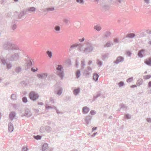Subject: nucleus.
<instances>
[{
	"label": "nucleus",
	"mask_w": 151,
	"mask_h": 151,
	"mask_svg": "<svg viewBox=\"0 0 151 151\" xmlns=\"http://www.w3.org/2000/svg\"><path fill=\"white\" fill-rule=\"evenodd\" d=\"M3 48L9 52L11 51L13 52L15 50H19L18 47L9 41H7L3 44Z\"/></svg>",
	"instance_id": "nucleus-1"
},
{
	"label": "nucleus",
	"mask_w": 151,
	"mask_h": 151,
	"mask_svg": "<svg viewBox=\"0 0 151 151\" xmlns=\"http://www.w3.org/2000/svg\"><path fill=\"white\" fill-rule=\"evenodd\" d=\"M45 130L47 132H49L52 130V128L49 126H46L45 127Z\"/></svg>",
	"instance_id": "nucleus-34"
},
{
	"label": "nucleus",
	"mask_w": 151,
	"mask_h": 151,
	"mask_svg": "<svg viewBox=\"0 0 151 151\" xmlns=\"http://www.w3.org/2000/svg\"><path fill=\"white\" fill-rule=\"evenodd\" d=\"M101 95V93L100 92L98 93L96 96H93V101H95L97 98L99 97Z\"/></svg>",
	"instance_id": "nucleus-31"
},
{
	"label": "nucleus",
	"mask_w": 151,
	"mask_h": 151,
	"mask_svg": "<svg viewBox=\"0 0 151 151\" xmlns=\"http://www.w3.org/2000/svg\"><path fill=\"white\" fill-rule=\"evenodd\" d=\"M147 121L148 122H151V118H148L147 119Z\"/></svg>",
	"instance_id": "nucleus-59"
},
{
	"label": "nucleus",
	"mask_w": 151,
	"mask_h": 151,
	"mask_svg": "<svg viewBox=\"0 0 151 151\" xmlns=\"http://www.w3.org/2000/svg\"><path fill=\"white\" fill-rule=\"evenodd\" d=\"M79 50L83 53L88 54L93 51V47L92 44L87 42L84 48L82 45H80Z\"/></svg>",
	"instance_id": "nucleus-2"
},
{
	"label": "nucleus",
	"mask_w": 151,
	"mask_h": 151,
	"mask_svg": "<svg viewBox=\"0 0 151 151\" xmlns=\"http://www.w3.org/2000/svg\"><path fill=\"white\" fill-rule=\"evenodd\" d=\"M22 68L20 67H17L15 69V72L17 73H19L21 70Z\"/></svg>",
	"instance_id": "nucleus-35"
},
{
	"label": "nucleus",
	"mask_w": 151,
	"mask_h": 151,
	"mask_svg": "<svg viewBox=\"0 0 151 151\" xmlns=\"http://www.w3.org/2000/svg\"><path fill=\"white\" fill-rule=\"evenodd\" d=\"M142 81H143V80L142 79H139L137 81V85H138V86H139L141 85L142 83Z\"/></svg>",
	"instance_id": "nucleus-39"
},
{
	"label": "nucleus",
	"mask_w": 151,
	"mask_h": 151,
	"mask_svg": "<svg viewBox=\"0 0 151 151\" xmlns=\"http://www.w3.org/2000/svg\"><path fill=\"white\" fill-rule=\"evenodd\" d=\"M22 101L24 103H27L28 101L27 98L25 96L23 97L22 98Z\"/></svg>",
	"instance_id": "nucleus-45"
},
{
	"label": "nucleus",
	"mask_w": 151,
	"mask_h": 151,
	"mask_svg": "<svg viewBox=\"0 0 151 151\" xmlns=\"http://www.w3.org/2000/svg\"><path fill=\"white\" fill-rule=\"evenodd\" d=\"M25 14V10L21 11L19 14H18V12H14V18H15L17 19H17H20L24 17V15H26Z\"/></svg>",
	"instance_id": "nucleus-5"
},
{
	"label": "nucleus",
	"mask_w": 151,
	"mask_h": 151,
	"mask_svg": "<svg viewBox=\"0 0 151 151\" xmlns=\"http://www.w3.org/2000/svg\"><path fill=\"white\" fill-rule=\"evenodd\" d=\"M54 29L56 31H58L60 30V27L59 26H55L54 27Z\"/></svg>",
	"instance_id": "nucleus-51"
},
{
	"label": "nucleus",
	"mask_w": 151,
	"mask_h": 151,
	"mask_svg": "<svg viewBox=\"0 0 151 151\" xmlns=\"http://www.w3.org/2000/svg\"><path fill=\"white\" fill-rule=\"evenodd\" d=\"M16 54H18L19 55V58H22L24 56V52L23 51L20 50L18 51Z\"/></svg>",
	"instance_id": "nucleus-26"
},
{
	"label": "nucleus",
	"mask_w": 151,
	"mask_h": 151,
	"mask_svg": "<svg viewBox=\"0 0 151 151\" xmlns=\"http://www.w3.org/2000/svg\"><path fill=\"white\" fill-rule=\"evenodd\" d=\"M97 127H93L92 129V132H93L95 130H96L97 129Z\"/></svg>",
	"instance_id": "nucleus-62"
},
{
	"label": "nucleus",
	"mask_w": 151,
	"mask_h": 151,
	"mask_svg": "<svg viewBox=\"0 0 151 151\" xmlns=\"http://www.w3.org/2000/svg\"><path fill=\"white\" fill-rule=\"evenodd\" d=\"M63 89L60 87H58L55 89V93L56 94L60 96L61 95L63 92Z\"/></svg>",
	"instance_id": "nucleus-11"
},
{
	"label": "nucleus",
	"mask_w": 151,
	"mask_h": 151,
	"mask_svg": "<svg viewBox=\"0 0 151 151\" xmlns=\"http://www.w3.org/2000/svg\"><path fill=\"white\" fill-rule=\"evenodd\" d=\"M45 128L43 127H41L40 128V131L41 133H43L45 132Z\"/></svg>",
	"instance_id": "nucleus-47"
},
{
	"label": "nucleus",
	"mask_w": 151,
	"mask_h": 151,
	"mask_svg": "<svg viewBox=\"0 0 151 151\" xmlns=\"http://www.w3.org/2000/svg\"><path fill=\"white\" fill-rule=\"evenodd\" d=\"M135 36L136 35L135 34L133 33L128 34L126 35V36L125 37L122 39V42H125L124 41V40L126 38H132L135 37Z\"/></svg>",
	"instance_id": "nucleus-14"
},
{
	"label": "nucleus",
	"mask_w": 151,
	"mask_h": 151,
	"mask_svg": "<svg viewBox=\"0 0 151 151\" xmlns=\"http://www.w3.org/2000/svg\"><path fill=\"white\" fill-rule=\"evenodd\" d=\"M16 114L15 112H12L9 114V118L10 119L12 120L16 116Z\"/></svg>",
	"instance_id": "nucleus-19"
},
{
	"label": "nucleus",
	"mask_w": 151,
	"mask_h": 151,
	"mask_svg": "<svg viewBox=\"0 0 151 151\" xmlns=\"http://www.w3.org/2000/svg\"><path fill=\"white\" fill-rule=\"evenodd\" d=\"M111 43L110 42H108L104 45V47H110L111 46Z\"/></svg>",
	"instance_id": "nucleus-40"
},
{
	"label": "nucleus",
	"mask_w": 151,
	"mask_h": 151,
	"mask_svg": "<svg viewBox=\"0 0 151 151\" xmlns=\"http://www.w3.org/2000/svg\"><path fill=\"white\" fill-rule=\"evenodd\" d=\"M76 76L77 78H79L81 76V71L80 70H78L76 72Z\"/></svg>",
	"instance_id": "nucleus-33"
},
{
	"label": "nucleus",
	"mask_w": 151,
	"mask_h": 151,
	"mask_svg": "<svg viewBox=\"0 0 151 151\" xmlns=\"http://www.w3.org/2000/svg\"><path fill=\"white\" fill-rule=\"evenodd\" d=\"M31 70L33 72H36V69L35 68H34L33 67L31 68Z\"/></svg>",
	"instance_id": "nucleus-61"
},
{
	"label": "nucleus",
	"mask_w": 151,
	"mask_h": 151,
	"mask_svg": "<svg viewBox=\"0 0 151 151\" xmlns=\"http://www.w3.org/2000/svg\"><path fill=\"white\" fill-rule=\"evenodd\" d=\"M80 45H81L78 43H75L73 44L71 46L70 50H71V49L76 48L77 47H78V49L79 50V48L80 47Z\"/></svg>",
	"instance_id": "nucleus-22"
},
{
	"label": "nucleus",
	"mask_w": 151,
	"mask_h": 151,
	"mask_svg": "<svg viewBox=\"0 0 151 151\" xmlns=\"http://www.w3.org/2000/svg\"><path fill=\"white\" fill-rule=\"evenodd\" d=\"M36 10V8L34 7H30L25 10V14H28L29 13L34 12Z\"/></svg>",
	"instance_id": "nucleus-13"
},
{
	"label": "nucleus",
	"mask_w": 151,
	"mask_h": 151,
	"mask_svg": "<svg viewBox=\"0 0 151 151\" xmlns=\"http://www.w3.org/2000/svg\"><path fill=\"white\" fill-rule=\"evenodd\" d=\"M28 149L25 147H23L22 149V151H27Z\"/></svg>",
	"instance_id": "nucleus-58"
},
{
	"label": "nucleus",
	"mask_w": 151,
	"mask_h": 151,
	"mask_svg": "<svg viewBox=\"0 0 151 151\" xmlns=\"http://www.w3.org/2000/svg\"><path fill=\"white\" fill-rule=\"evenodd\" d=\"M48 147V145L47 143L44 144L42 147V150L45 151L47 149V148Z\"/></svg>",
	"instance_id": "nucleus-27"
},
{
	"label": "nucleus",
	"mask_w": 151,
	"mask_h": 151,
	"mask_svg": "<svg viewBox=\"0 0 151 151\" xmlns=\"http://www.w3.org/2000/svg\"><path fill=\"white\" fill-rule=\"evenodd\" d=\"M32 115V113L30 112V111H29V110L27 109L25 110L24 113L21 115V116L22 117L24 116H25L27 117H29L31 116Z\"/></svg>",
	"instance_id": "nucleus-12"
},
{
	"label": "nucleus",
	"mask_w": 151,
	"mask_h": 151,
	"mask_svg": "<svg viewBox=\"0 0 151 151\" xmlns=\"http://www.w3.org/2000/svg\"><path fill=\"white\" fill-rule=\"evenodd\" d=\"M108 56L107 54H105L104 55H102V59L104 60L107 58Z\"/></svg>",
	"instance_id": "nucleus-54"
},
{
	"label": "nucleus",
	"mask_w": 151,
	"mask_h": 151,
	"mask_svg": "<svg viewBox=\"0 0 151 151\" xmlns=\"http://www.w3.org/2000/svg\"><path fill=\"white\" fill-rule=\"evenodd\" d=\"M8 129L9 131L10 132H12L14 130V126L13 124L11 122H10L8 124Z\"/></svg>",
	"instance_id": "nucleus-21"
},
{
	"label": "nucleus",
	"mask_w": 151,
	"mask_h": 151,
	"mask_svg": "<svg viewBox=\"0 0 151 151\" xmlns=\"http://www.w3.org/2000/svg\"><path fill=\"white\" fill-rule=\"evenodd\" d=\"M76 1L77 3L81 4H83L84 3V1L83 0H76Z\"/></svg>",
	"instance_id": "nucleus-48"
},
{
	"label": "nucleus",
	"mask_w": 151,
	"mask_h": 151,
	"mask_svg": "<svg viewBox=\"0 0 151 151\" xmlns=\"http://www.w3.org/2000/svg\"><path fill=\"white\" fill-rule=\"evenodd\" d=\"M145 63L147 65L151 66V57H150L145 60Z\"/></svg>",
	"instance_id": "nucleus-17"
},
{
	"label": "nucleus",
	"mask_w": 151,
	"mask_h": 151,
	"mask_svg": "<svg viewBox=\"0 0 151 151\" xmlns=\"http://www.w3.org/2000/svg\"><path fill=\"white\" fill-rule=\"evenodd\" d=\"M96 113V111H95L93 110H91L90 112V114L92 115H94V114H95Z\"/></svg>",
	"instance_id": "nucleus-57"
},
{
	"label": "nucleus",
	"mask_w": 151,
	"mask_h": 151,
	"mask_svg": "<svg viewBox=\"0 0 151 151\" xmlns=\"http://www.w3.org/2000/svg\"><path fill=\"white\" fill-rule=\"evenodd\" d=\"M119 106L123 111L125 110L127 108V106L124 104H121L119 105Z\"/></svg>",
	"instance_id": "nucleus-28"
},
{
	"label": "nucleus",
	"mask_w": 151,
	"mask_h": 151,
	"mask_svg": "<svg viewBox=\"0 0 151 151\" xmlns=\"http://www.w3.org/2000/svg\"><path fill=\"white\" fill-rule=\"evenodd\" d=\"M11 98L13 100H16V96L15 94H13L11 96Z\"/></svg>",
	"instance_id": "nucleus-46"
},
{
	"label": "nucleus",
	"mask_w": 151,
	"mask_h": 151,
	"mask_svg": "<svg viewBox=\"0 0 151 151\" xmlns=\"http://www.w3.org/2000/svg\"><path fill=\"white\" fill-rule=\"evenodd\" d=\"M85 40L84 38V37H83L82 38V39H79V40L80 42H83Z\"/></svg>",
	"instance_id": "nucleus-63"
},
{
	"label": "nucleus",
	"mask_w": 151,
	"mask_h": 151,
	"mask_svg": "<svg viewBox=\"0 0 151 151\" xmlns=\"http://www.w3.org/2000/svg\"><path fill=\"white\" fill-rule=\"evenodd\" d=\"M1 60L2 63L3 65H5L6 64V67L8 69H9L12 67V65L10 63H8L6 62V60L4 58L1 56Z\"/></svg>",
	"instance_id": "nucleus-8"
},
{
	"label": "nucleus",
	"mask_w": 151,
	"mask_h": 151,
	"mask_svg": "<svg viewBox=\"0 0 151 151\" xmlns=\"http://www.w3.org/2000/svg\"><path fill=\"white\" fill-rule=\"evenodd\" d=\"M54 10V8L53 7H49V8H47L46 9V10L47 11H53Z\"/></svg>",
	"instance_id": "nucleus-44"
},
{
	"label": "nucleus",
	"mask_w": 151,
	"mask_h": 151,
	"mask_svg": "<svg viewBox=\"0 0 151 151\" xmlns=\"http://www.w3.org/2000/svg\"><path fill=\"white\" fill-rule=\"evenodd\" d=\"M63 22L67 25H68L69 23H70V21L68 19H64L63 20Z\"/></svg>",
	"instance_id": "nucleus-52"
},
{
	"label": "nucleus",
	"mask_w": 151,
	"mask_h": 151,
	"mask_svg": "<svg viewBox=\"0 0 151 151\" xmlns=\"http://www.w3.org/2000/svg\"><path fill=\"white\" fill-rule=\"evenodd\" d=\"M151 77V76L150 75H148L146 76H144L143 77V78L145 79H148L150 78Z\"/></svg>",
	"instance_id": "nucleus-49"
},
{
	"label": "nucleus",
	"mask_w": 151,
	"mask_h": 151,
	"mask_svg": "<svg viewBox=\"0 0 151 151\" xmlns=\"http://www.w3.org/2000/svg\"><path fill=\"white\" fill-rule=\"evenodd\" d=\"M146 50L144 49H142L139 50L138 52L137 55L138 57L140 58H142L146 55L145 52Z\"/></svg>",
	"instance_id": "nucleus-7"
},
{
	"label": "nucleus",
	"mask_w": 151,
	"mask_h": 151,
	"mask_svg": "<svg viewBox=\"0 0 151 151\" xmlns=\"http://www.w3.org/2000/svg\"><path fill=\"white\" fill-rule=\"evenodd\" d=\"M103 62L100 61L99 60H98L97 61V64L99 65L100 67H101L103 65Z\"/></svg>",
	"instance_id": "nucleus-43"
},
{
	"label": "nucleus",
	"mask_w": 151,
	"mask_h": 151,
	"mask_svg": "<svg viewBox=\"0 0 151 151\" xmlns=\"http://www.w3.org/2000/svg\"><path fill=\"white\" fill-rule=\"evenodd\" d=\"M90 111L89 108L86 106H84L82 109V112L84 114H87Z\"/></svg>",
	"instance_id": "nucleus-20"
},
{
	"label": "nucleus",
	"mask_w": 151,
	"mask_h": 151,
	"mask_svg": "<svg viewBox=\"0 0 151 151\" xmlns=\"http://www.w3.org/2000/svg\"><path fill=\"white\" fill-rule=\"evenodd\" d=\"M114 42L116 43H118L119 42V39L118 38H116L114 39Z\"/></svg>",
	"instance_id": "nucleus-56"
},
{
	"label": "nucleus",
	"mask_w": 151,
	"mask_h": 151,
	"mask_svg": "<svg viewBox=\"0 0 151 151\" xmlns=\"http://www.w3.org/2000/svg\"><path fill=\"white\" fill-rule=\"evenodd\" d=\"M124 85V82L122 81H120L118 83V85L120 87H121L123 86Z\"/></svg>",
	"instance_id": "nucleus-53"
},
{
	"label": "nucleus",
	"mask_w": 151,
	"mask_h": 151,
	"mask_svg": "<svg viewBox=\"0 0 151 151\" xmlns=\"http://www.w3.org/2000/svg\"><path fill=\"white\" fill-rule=\"evenodd\" d=\"M109 8V6L107 5H104L103 6L102 8V11L104 12H105L106 10H108Z\"/></svg>",
	"instance_id": "nucleus-30"
},
{
	"label": "nucleus",
	"mask_w": 151,
	"mask_h": 151,
	"mask_svg": "<svg viewBox=\"0 0 151 151\" xmlns=\"http://www.w3.org/2000/svg\"><path fill=\"white\" fill-rule=\"evenodd\" d=\"M33 137L35 139L38 140L41 139L42 136L39 135H34L33 136Z\"/></svg>",
	"instance_id": "nucleus-36"
},
{
	"label": "nucleus",
	"mask_w": 151,
	"mask_h": 151,
	"mask_svg": "<svg viewBox=\"0 0 151 151\" xmlns=\"http://www.w3.org/2000/svg\"><path fill=\"white\" fill-rule=\"evenodd\" d=\"M92 118V116L90 115L87 116L86 117L85 120L87 125L88 124H89L90 123Z\"/></svg>",
	"instance_id": "nucleus-16"
},
{
	"label": "nucleus",
	"mask_w": 151,
	"mask_h": 151,
	"mask_svg": "<svg viewBox=\"0 0 151 151\" xmlns=\"http://www.w3.org/2000/svg\"><path fill=\"white\" fill-rule=\"evenodd\" d=\"M6 59L9 60L11 61H17L19 59V55L16 53L13 54H8L6 56Z\"/></svg>",
	"instance_id": "nucleus-3"
},
{
	"label": "nucleus",
	"mask_w": 151,
	"mask_h": 151,
	"mask_svg": "<svg viewBox=\"0 0 151 151\" xmlns=\"http://www.w3.org/2000/svg\"><path fill=\"white\" fill-rule=\"evenodd\" d=\"M39 95L38 93H36L35 92L32 91L30 94L29 96L31 100L35 101H36L39 98Z\"/></svg>",
	"instance_id": "nucleus-6"
},
{
	"label": "nucleus",
	"mask_w": 151,
	"mask_h": 151,
	"mask_svg": "<svg viewBox=\"0 0 151 151\" xmlns=\"http://www.w3.org/2000/svg\"><path fill=\"white\" fill-rule=\"evenodd\" d=\"M11 28V30L13 31L14 30L17 28V25L15 24H14L12 25Z\"/></svg>",
	"instance_id": "nucleus-41"
},
{
	"label": "nucleus",
	"mask_w": 151,
	"mask_h": 151,
	"mask_svg": "<svg viewBox=\"0 0 151 151\" xmlns=\"http://www.w3.org/2000/svg\"><path fill=\"white\" fill-rule=\"evenodd\" d=\"M81 69H83L86 66L85 61L84 60H82L81 62Z\"/></svg>",
	"instance_id": "nucleus-29"
},
{
	"label": "nucleus",
	"mask_w": 151,
	"mask_h": 151,
	"mask_svg": "<svg viewBox=\"0 0 151 151\" xmlns=\"http://www.w3.org/2000/svg\"><path fill=\"white\" fill-rule=\"evenodd\" d=\"M48 74L47 73H42L37 75V76L40 79H45L47 76Z\"/></svg>",
	"instance_id": "nucleus-15"
},
{
	"label": "nucleus",
	"mask_w": 151,
	"mask_h": 151,
	"mask_svg": "<svg viewBox=\"0 0 151 151\" xmlns=\"http://www.w3.org/2000/svg\"><path fill=\"white\" fill-rule=\"evenodd\" d=\"M92 69L90 67H88L84 71L83 74L86 77L90 75Z\"/></svg>",
	"instance_id": "nucleus-9"
},
{
	"label": "nucleus",
	"mask_w": 151,
	"mask_h": 151,
	"mask_svg": "<svg viewBox=\"0 0 151 151\" xmlns=\"http://www.w3.org/2000/svg\"><path fill=\"white\" fill-rule=\"evenodd\" d=\"M124 58L122 56H119L118 57L116 60L114 61V63L118 64L119 63H122L124 61Z\"/></svg>",
	"instance_id": "nucleus-10"
},
{
	"label": "nucleus",
	"mask_w": 151,
	"mask_h": 151,
	"mask_svg": "<svg viewBox=\"0 0 151 151\" xmlns=\"http://www.w3.org/2000/svg\"><path fill=\"white\" fill-rule=\"evenodd\" d=\"M46 53L49 58H52V52L51 51L47 50L46 52Z\"/></svg>",
	"instance_id": "nucleus-37"
},
{
	"label": "nucleus",
	"mask_w": 151,
	"mask_h": 151,
	"mask_svg": "<svg viewBox=\"0 0 151 151\" xmlns=\"http://www.w3.org/2000/svg\"><path fill=\"white\" fill-rule=\"evenodd\" d=\"M75 65H76V67L78 68V62L77 60H76Z\"/></svg>",
	"instance_id": "nucleus-60"
},
{
	"label": "nucleus",
	"mask_w": 151,
	"mask_h": 151,
	"mask_svg": "<svg viewBox=\"0 0 151 151\" xmlns=\"http://www.w3.org/2000/svg\"><path fill=\"white\" fill-rule=\"evenodd\" d=\"M148 86L149 88L151 87V81L149 82L148 83Z\"/></svg>",
	"instance_id": "nucleus-64"
},
{
	"label": "nucleus",
	"mask_w": 151,
	"mask_h": 151,
	"mask_svg": "<svg viewBox=\"0 0 151 151\" xmlns=\"http://www.w3.org/2000/svg\"><path fill=\"white\" fill-rule=\"evenodd\" d=\"M93 80L96 82L97 81L99 76V74L97 73H94L93 74Z\"/></svg>",
	"instance_id": "nucleus-25"
},
{
	"label": "nucleus",
	"mask_w": 151,
	"mask_h": 151,
	"mask_svg": "<svg viewBox=\"0 0 151 151\" xmlns=\"http://www.w3.org/2000/svg\"><path fill=\"white\" fill-rule=\"evenodd\" d=\"M126 54L128 57L131 56L132 55L131 52L129 51H127L126 52Z\"/></svg>",
	"instance_id": "nucleus-55"
},
{
	"label": "nucleus",
	"mask_w": 151,
	"mask_h": 151,
	"mask_svg": "<svg viewBox=\"0 0 151 151\" xmlns=\"http://www.w3.org/2000/svg\"><path fill=\"white\" fill-rule=\"evenodd\" d=\"M124 118L127 119H129L131 118V116L128 114H125L124 116Z\"/></svg>",
	"instance_id": "nucleus-42"
},
{
	"label": "nucleus",
	"mask_w": 151,
	"mask_h": 151,
	"mask_svg": "<svg viewBox=\"0 0 151 151\" xmlns=\"http://www.w3.org/2000/svg\"><path fill=\"white\" fill-rule=\"evenodd\" d=\"M28 59V61H27V62L26 63V65L27 67V68H26L27 69L30 68L32 65V62L30 59L29 58Z\"/></svg>",
	"instance_id": "nucleus-18"
},
{
	"label": "nucleus",
	"mask_w": 151,
	"mask_h": 151,
	"mask_svg": "<svg viewBox=\"0 0 151 151\" xmlns=\"http://www.w3.org/2000/svg\"><path fill=\"white\" fill-rule=\"evenodd\" d=\"M45 108L47 109H52L54 108L56 112L58 114L60 113L59 111L57 109L56 107L55 106H53V107H52L51 106H49L46 105V106H45Z\"/></svg>",
	"instance_id": "nucleus-23"
},
{
	"label": "nucleus",
	"mask_w": 151,
	"mask_h": 151,
	"mask_svg": "<svg viewBox=\"0 0 151 151\" xmlns=\"http://www.w3.org/2000/svg\"><path fill=\"white\" fill-rule=\"evenodd\" d=\"M133 79V77H131L127 80V81L128 83H130L132 81Z\"/></svg>",
	"instance_id": "nucleus-50"
},
{
	"label": "nucleus",
	"mask_w": 151,
	"mask_h": 151,
	"mask_svg": "<svg viewBox=\"0 0 151 151\" xmlns=\"http://www.w3.org/2000/svg\"><path fill=\"white\" fill-rule=\"evenodd\" d=\"M80 92V89L79 88H75L73 91V93L75 95H77Z\"/></svg>",
	"instance_id": "nucleus-24"
},
{
	"label": "nucleus",
	"mask_w": 151,
	"mask_h": 151,
	"mask_svg": "<svg viewBox=\"0 0 151 151\" xmlns=\"http://www.w3.org/2000/svg\"><path fill=\"white\" fill-rule=\"evenodd\" d=\"M111 34V33L109 32H106L104 34V37L106 38H108L110 36Z\"/></svg>",
	"instance_id": "nucleus-38"
},
{
	"label": "nucleus",
	"mask_w": 151,
	"mask_h": 151,
	"mask_svg": "<svg viewBox=\"0 0 151 151\" xmlns=\"http://www.w3.org/2000/svg\"><path fill=\"white\" fill-rule=\"evenodd\" d=\"M94 28L95 29L97 30L98 31H100L101 29V27L99 25H96L94 26Z\"/></svg>",
	"instance_id": "nucleus-32"
},
{
	"label": "nucleus",
	"mask_w": 151,
	"mask_h": 151,
	"mask_svg": "<svg viewBox=\"0 0 151 151\" xmlns=\"http://www.w3.org/2000/svg\"><path fill=\"white\" fill-rule=\"evenodd\" d=\"M56 70L57 75L63 79L64 75L63 69L62 66L60 65H58L56 68Z\"/></svg>",
	"instance_id": "nucleus-4"
}]
</instances>
